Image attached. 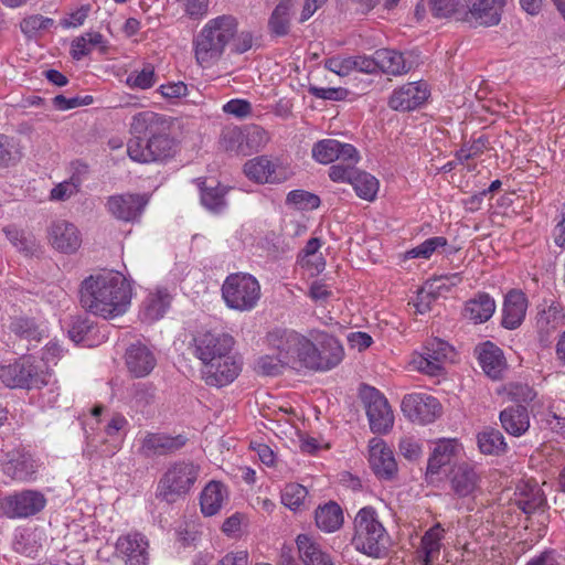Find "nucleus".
I'll return each instance as SVG.
<instances>
[{
    "label": "nucleus",
    "mask_w": 565,
    "mask_h": 565,
    "mask_svg": "<svg viewBox=\"0 0 565 565\" xmlns=\"http://www.w3.org/2000/svg\"><path fill=\"white\" fill-rule=\"evenodd\" d=\"M352 71H359L366 74H373L379 71V63L376 61V52L373 56H350Z\"/></svg>",
    "instance_id": "obj_58"
},
{
    "label": "nucleus",
    "mask_w": 565,
    "mask_h": 565,
    "mask_svg": "<svg viewBox=\"0 0 565 565\" xmlns=\"http://www.w3.org/2000/svg\"><path fill=\"white\" fill-rule=\"evenodd\" d=\"M173 120L151 110L132 116L129 131L132 137L127 142V153L132 161L150 163L171 158L177 142L170 136Z\"/></svg>",
    "instance_id": "obj_1"
},
{
    "label": "nucleus",
    "mask_w": 565,
    "mask_h": 565,
    "mask_svg": "<svg viewBox=\"0 0 565 565\" xmlns=\"http://www.w3.org/2000/svg\"><path fill=\"white\" fill-rule=\"evenodd\" d=\"M183 435L170 436L163 433H147L141 439L139 454L145 458L171 455L185 446Z\"/></svg>",
    "instance_id": "obj_19"
},
{
    "label": "nucleus",
    "mask_w": 565,
    "mask_h": 565,
    "mask_svg": "<svg viewBox=\"0 0 565 565\" xmlns=\"http://www.w3.org/2000/svg\"><path fill=\"white\" fill-rule=\"evenodd\" d=\"M126 364L135 377H145L154 369L157 359L147 345L135 343L126 351Z\"/></svg>",
    "instance_id": "obj_29"
},
{
    "label": "nucleus",
    "mask_w": 565,
    "mask_h": 565,
    "mask_svg": "<svg viewBox=\"0 0 565 565\" xmlns=\"http://www.w3.org/2000/svg\"><path fill=\"white\" fill-rule=\"evenodd\" d=\"M271 350L291 367L301 366L305 349H310L309 339L289 329H275L267 334Z\"/></svg>",
    "instance_id": "obj_10"
},
{
    "label": "nucleus",
    "mask_w": 565,
    "mask_h": 565,
    "mask_svg": "<svg viewBox=\"0 0 565 565\" xmlns=\"http://www.w3.org/2000/svg\"><path fill=\"white\" fill-rule=\"evenodd\" d=\"M1 470L13 481L30 482L36 479L38 463L30 454L13 449L4 454Z\"/></svg>",
    "instance_id": "obj_15"
},
{
    "label": "nucleus",
    "mask_w": 565,
    "mask_h": 565,
    "mask_svg": "<svg viewBox=\"0 0 565 565\" xmlns=\"http://www.w3.org/2000/svg\"><path fill=\"white\" fill-rule=\"evenodd\" d=\"M398 448L401 455L411 461L417 460L422 455L420 445L413 437L402 438Z\"/></svg>",
    "instance_id": "obj_60"
},
{
    "label": "nucleus",
    "mask_w": 565,
    "mask_h": 565,
    "mask_svg": "<svg viewBox=\"0 0 565 565\" xmlns=\"http://www.w3.org/2000/svg\"><path fill=\"white\" fill-rule=\"evenodd\" d=\"M156 83L154 68L150 64L146 65L140 72L132 73L127 78V84L131 87L148 89Z\"/></svg>",
    "instance_id": "obj_54"
},
{
    "label": "nucleus",
    "mask_w": 565,
    "mask_h": 565,
    "mask_svg": "<svg viewBox=\"0 0 565 565\" xmlns=\"http://www.w3.org/2000/svg\"><path fill=\"white\" fill-rule=\"evenodd\" d=\"M499 418L504 430L514 437L524 435L530 428L529 411L521 404L504 408Z\"/></svg>",
    "instance_id": "obj_32"
},
{
    "label": "nucleus",
    "mask_w": 565,
    "mask_h": 565,
    "mask_svg": "<svg viewBox=\"0 0 565 565\" xmlns=\"http://www.w3.org/2000/svg\"><path fill=\"white\" fill-rule=\"evenodd\" d=\"M545 502L542 491L535 486L530 488L529 492L522 491L516 500V505L525 514H532L539 510Z\"/></svg>",
    "instance_id": "obj_49"
},
{
    "label": "nucleus",
    "mask_w": 565,
    "mask_h": 565,
    "mask_svg": "<svg viewBox=\"0 0 565 565\" xmlns=\"http://www.w3.org/2000/svg\"><path fill=\"white\" fill-rule=\"evenodd\" d=\"M444 532L445 530L439 523L425 532L420 545L415 552V559L418 565H434L439 559Z\"/></svg>",
    "instance_id": "obj_28"
},
{
    "label": "nucleus",
    "mask_w": 565,
    "mask_h": 565,
    "mask_svg": "<svg viewBox=\"0 0 565 565\" xmlns=\"http://www.w3.org/2000/svg\"><path fill=\"white\" fill-rule=\"evenodd\" d=\"M236 30L237 21L232 15H220L207 21L193 41L196 62L207 67L218 61Z\"/></svg>",
    "instance_id": "obj_4"
},
{
    "label": "nucleus",
    "mask_w": 565,
    "mask_h": 565,
    "mask_svg": "<svg viewBox=\"0 0 565 565\" xmlns=\"http://www.w3.org/2000/svg\"><path fill=\"white\" fill-rule=\"evenodd\" d=\"M198 181L203 206L214 213L222 212L226 206L225 195L228 188L218 182L215 185H206L205 180L199 179Z\"/></svg>",
    "instance_id": "obj_39"
},
{
    "label": "nucleus",
    "mask_w": 565,
    "mask_h": 565,
    "mask_svg": "<svg viewBox=\"0 0 565 565\" xmlns=\"http://www.w3.org/2000/svg\"><path fill=\"white\" fill-rule=\"evenodd\" d=\"M11 331L22 339L29 341H41L43 337V330L39 328L33 319L30 318H17L10 326Z\"/></svg>",
    "instance_id": "obj_45"
},
{
    "label": "nucleus",
    "mask_w": 565,
    "mask_h": 565,
    "mask_svg": "<svg viewBox=\"0 0 565 565\" xmlns=\"http://www.w3.org/2000/svg\"><path fill=\"white\" fill-rule=\"evenodd\" d=\"M149 543L141 533H129L117 540L116 551L126 565H147Z\"/></svg>",
    "instance_id": "obj_24"
},
{
    "label": "nucleus",
    "mask_w": 565,
    "mask_h": 565,
    "mask_svg": "<svg viewBox=\"0 0 565 565\" xmlns=\"http://www.w3.org/2000/svg\"><path fill=\"white\" fill-rule=\"evenodd\" d=\"M216 565H248V553L246 551L230 552Z\"/></svg>",
    "instance_id": "obj_64"
},
{
    "label": "nucleus",
    "mask_w": 565,
    "mask_h": 565,
    "mask_svg": "<svg viewBox=\"0 0 565 565\" xmlns=\"http://www.w3.org/2000/svg\"><path fill=\"white\" fill-rule=\"evenodd\" d=\"M50 373L31 356L0 366V380L9 387L41 388L49 382Z\"/></svg>",
    "instance_id": "obj_8"
},
{
    "label": "nucleus",
    "mask_w": 565,
    "mask_h": 565,
    "mask_svg": "<svg viewBox=\"0 0 565 565\" xmlns=\"http://www.w3.org/2000/svg\"><path fill=\"white\" fill-rule=\"evenodd\" d=\"M191 18L202 17L207 12L209 0H178Z\"/></svg>",
    "instance_id": "obj_62"
},
{
    "label": "nucleus",
    "mask_w": 565,
    "mask_h": 565,
    "mask_svg": "<svg viewBox=\"0 0 565 565\" xmlns=\"http://www.w3.org/2000/svg\"><path fill=\"white\" fill-rule=\"evenodd\" d=\"M284 366H288L281 361V358L276 354V356L264 355L258 359L257 367L259 372L264 375L275 376L281 373Z\"/></svg>",
    "instance_id": "obj_56"
},
{
    "label": "nucleus",
    "mask_w": 565,
    "mask_h": 565,
    "mask_svg": "<svg viewBox=\"0 0 565 565\" xmlns=\"http://www.w3.org/2000/svg\"><path fill=\"white\" fill-rule=\"evenodd\" d=\"M369 461L375 476L392 480L397 475V463L393 451L380 438H372L369 445Z\"/></svg>",
    "instance_id": "obj_21"
},
{
    "label": "nucleus",
    "mask_w": 565,
    "mask_h": 565,
    "mask_svg": "<svg viewBox=\"0 0 565 565\" xmlns=\"http://www.w3.org/2000/svg\"><path fill=\"white\" fill-rule=\"evenodd\" d=\"M507 0H468L466 20L481 26H492L501 21V11Z\"/></svg>",
    "instance_id": "obj_22"
},
{
    "label": "nucleus",
    "mask_w": 565,
    "mask_h": 565,
    "mask_svg": "<svg viewBox=\"0 0 565 565\" xmlns=\"http://www.w3.org/2000/svg\"><path fill=\"white\" fill-rule=\"evenodd\" d=\"M447 245V238L444 236H434L427 238L415 248L407 252V255L412 258H429L439 247Z\"/></svg>",
    "instance_id": "obj_52"
},
{
    "label": "nucleus",
    "mask_w": 565,
    "mask_h": 565,
    "mask_svg": "<svg viewBox=\"0 0 565 565\" xmlns=\"http://www.w3.org/2000/svg\"><path fill=\"white\" fill-rule=\"evenodd\" d=\"M227 495L225 486L218 481L209 482L200 497L201 511L206 516L216 514Z\"/></svg>",
    "instance_id": "obj_38"
},
{
    "label": "nucleus",
    "mask_w": 565,
    "mask_h": 565,
    "mask_svg": "<svg viewBox=\"0 0 565 565\" xmlns=\"http://www.w3.org/2000/svg\"><path fill=\"white\" fill-rule=\"evenodd\" d=\"M352 544L359 552L370 557L382 558L386 556L390 536L380 522L374 508L364 507L356 513Z\"/></svg>",
    "instance_id": "obj_5"
},
{
    "label": "nucleus",
    "mask_w": 565,
    "mask_h": 565,
    "mask_svg": "<svg viewBox=\"0 0 565 565\" xmlns=\"http://www.w3.org/2000/svg\"><path fill=\"white\" fill-rule=\"evenodd\" d=\"M130 282L119 271H106L86 277L79 287L83 309L104 319L122 316L131 302Z\"/></svg>",
    "instance_id": "obj_3"
},
{
    "label": "nucleus",
    "mask_w": 565,
    "mask_h": 565,
    "mask_svg": "<svg viewBox=\"0 0 565 565\" xmlns=\"http://www.w3.org/2000/svg\"><path fill=\"white\" fill-rule=\"evenodd\" d=\"M53 25V19L43 17L41 14H34L24 18L20 23V29L26 38L34 39L40 31L46 30Z\"/></svg>",
    "instance_id": "obj_47"
},
{
    "label": "nucleus",
    "mask_w": 565,
    "mask_h": 565,
    "mask_svg": "<svg viewBox=\"0 0 565 565\" xmlns=\"http://www.w3.org/2000/svg\"><path fill=\"white\" fill-rule=\"evenodd\" d=\"M564 321L563 307L558 302L552 301L547 308L539 311L536 328L543 347L548 345L551 334L563 327Z\"/></svg>",
    "instance_id": "obj_30"
},
{
    "label": "nucleus",
    "mask_w": 565,
    "mask_h": 565,
    "mask_svg": "<svg viewBox=\"0 0 565 565\" xmlns=\"http://www.w3.org/2000/svg\"><path fill=\"white\" fill-rule=\"evenodd\" d=\"M45 505L46 498L41 491L26 489L0 499V516L26 519L40 513Z\"/></svg>",
    "instance_id": "obj_11"
},
{
    "label": "nucleus",
    "mask_w": 565,
    "mask_h": 565,
    "mask_svg": "<svg viewBox=\"0 0 565 565\" xmlns=\"http://www.w3.org/2000/svg\"><path fill=\"white\" fill-rule=\"evenodd\" d=\"M308 92L316 98L328 100H342L348 95V89L342 87H318L315 85H310Z\"/></svg>",
    "instance_id": "obj_57"
},
{
    "label": "nucleus",
    "mask_w": 565,
    "mask_h": 565,
    "mask_svg": "<svg viewBox=\"0 0 565 565\" xmlns=\"http://www.w3.org/2000/svg\"><path fill=\"white\" fill-rule=\"evenodd\" d=\"M244 142V131L238 127H226L222 130L220 145L225 151L236 156L246 157L247 150Z\"/></svg>",
    "instance_id": "obj_43"
},
{
    "label": "nucleus",
    "mask_w": 565,
    "mask_h": 565,
    "mask_svg": "<svg viewBox=\"0 0 565 565\" xmlns=\"http://www.w3.org/2000/svg\"><path fill=\"white\" fill-rule=\"evenodd\" d=\"M95 332L96 324L89 317L76 316L72 318L68 328V337L75 343L84 342L90 347Z\"/></svg>",
    "instance_id": "obj_42"
},
{
    "label": "nucleus",
    "mask_w": 565,
    "mask_h": 565,
    "mask_svg": "<svg viewBox=\"0 0 565 565\" xmlns=\"http://www.w3.org/2000/svg\"><path fill=\"white\" fill-rule=\"evenodd\" d=\"M355 164H333L329 169V177L334 182L350 183L359 198L374 201L380 186L379 180L365 171L358 170Z\"/></svg>",
    "instance_id": "obj_12"
},
{
    "label": "nucleus",
    "mask_w": 565,
    "mask_h": 565,
    "mask_svg": "<svg viewBox=\"0 0 565 565\" xmlns=\"http://www.w3.org/2000/svg\"><path fill=\"white\" fill-rule=\"evenodd\" d=\"M363 401L371 430L375 434H386L394 424V415L386 397L376 388L367 387Z\"/></svg>",
    "instance_id": "obj_13"
},
{
    "label": "nucleus",
    "mask_w": 565,
    "mask_h": 565,
    "mask_svg": "<svg viewBox=\"0 0 565 565\" xmlns=\"http://www.w3.org/2000/svg\"><path fill=\"white\" fill-rule=\"evenodd\" d=\"M244 145L247 150V156H249L252 152H257L269 140L267 131L259 126L249 127L244 131Z\"/></svg>",
    "instance_id": "obj_51"
},
{
    "label": "nucleus",
    "mask_w": 565,
    "mask_h": 565,
    "mask_svg": "<svg viewBox=\"0 0 565 565\" xmlns=\"http://www.w3.org/2000/svg\"><path fill=\"white\" fill-rule=\"evenodd\" d=\"M172 297L166 288L150 292L142 302L139 316L143 322L152 323L163 318L170 308Z\"/></svg>",
    "instance_id": "obj_31"
},
{
    "label": "nucleus",
    "mask_w": 565,
    "mask_h": 565,
    "mask_svg": "<svg viewBox=\"0 0 565 565\" xmlns=\"http://www.w3.org/2000/svg\"><path fill=\"white\" fill-rule=\"evenodd\" d=\"M315 341L309 340L310 349L302 353L301 366L313 371H328L335 367L344 356V350L338 339L328 333H318Z\"/></svg>",
    "instance_id": "obj_9"
},
{
    "label": "nucleus",
    "mask_w": 565,
    "mask_h": 565,
    "mask_svg": "<svg viewBox=\"0 0 565 565\" xmlns=\"http://www.w3.org/2000/svg\"><path fill=\"white\" fill-rule=\"evenodd\" d=\"M527 299L524 292L518 289L510 290L503 301L501 324L508 330H514L521 326L525 318Z\"/></svg>",
    "instance_id": "obj_27"
},
{
    "label": "nucleus",
    "mask_w": 565,
    "mask_h": 565,
    "mask_svg": "<svg viewBox=\"0 0 565 565\" xmlns=\"http://www.w3.org/2000/svg\"><path fill=\"white\" fill-rule=\"evenodd\" d=\"M494 311V299L486 292H478L475 298L466 302L463 315L475 323H483L493 316Z\"/></svg>",
    "instance_id": "obj_34"
},
{
    "label": "nucleus",
    "mask_w": 565,
    "mask_h": 565,
    "mask_svg": "<svg viewBox=\"0 0 565 565\" xmlns=\"http://www.w3.org/2000/svg\"><path fill=\"white\" fill-rule=\"evenodd\" d=\"M299 557L305 565H333L328 553L309 535L299 534L296 540Z\"/></svg>",
    "instance_id": "obj_36"
},
{
    "label": "nucleus",
    "mask_w": 565,
    "mask_h": 565,
    "mask_svg": "<svg viewBox=\"0 0 565 565\" xmlns=\"http://www.w3.org/2000/svg\"><path fill=\"white\" fill-rule=\"evenodd\" d=\"M223 111L237 118H245L250 115L252 105L245 99H231L223 106Z\"/></svg>",
    "instance_id": "obj_59"
},
{
    "label": "nucleus",
    "mask_w": 565,
    "mask_h": 565,
    "mask_svg": "<svg viewBox=\"0 0 565 565\" xmlns=\"http://www.w3.org/2000/svg\"><path fill=\"white\" fill-rule=\"evenodd\" d=\"M307 489L299 483H288L281 492V503L290 510L299 509L307 498Z\"/></svg>",
    "instance_id": "obj_48"
},
{
    "label": "nucleus",
    "mask_w": 565,
    "mask_h": 565,
    "mask_svg": "<svg viewBox=\"0 0 565 565\" xmlns=\"http://www.w3.org/2000/svg\"><path fill=\"white\" fill-rule=\"evenodd\" d=\"M118 449V445H107L106 441H100L96 437H87L83 455L88 460H95L103 457H111Z\"/></svg>",
    "instance_id": "obj_46"
},
{
    "label": "nucleus",
    "mask_w": 565,
    "mask_h": 565,
    "mask_svg": "<svg viewBox=\"0 0 565 565\" xmlns=\"http://www.w3.org/2000/svg\"><path fill=\"white\" fill-rule=\"evenodd\" d=\"M324 67L339 76H348L351 72V58L331 57L326 60Z\"/></svg>",
    "instance_id": "obj_61"
},
{
    "label": "nucleus",
    "mask_w": 565,
    "mask_h": 565,
    "mask_svg": "<svg viewBox=\"0 0 565 565\" xmlns=\"http://www.w3.org/2000/svg\"><path fill=\"white\" fill-rule=\"evenodd\" d=\"M200 468L190 461L171 463L160 478L156 497L160 501L172 504L186 495L198 480Z\"/></svg>",
    "instance_id": "obj_6"
},
{
    "label": "nucleus",
    "mask_w": 565,
    "mask_h": 565,
    "mask_svg": "<svg viewBox=\"0 0 565 565\" xmlns=\"http://www.w3.org/2000/svg\"><path fill=\"white\" fill-rule=\"evenodd\" d=\"M320 198L305 190H294L287 195V203L300 210H313L319 207Z\"/></svg>",
    "instance_id": "obj_50"
},
{
    "label": "nucleus",
    "mask_w": 565,
    "mask_h": 565,
    "mask_svg": "<svg viewBox=\"0 0 565 565\" xmlns=\"http://www.w3.org/2000/svg\"><path fill=\"white\" fill-rule=\"evenodd\" d=\"M147 200L139 194H119L108 198L107 210L117 220L125 222L136 221L142 213Z\"/></svg>",
    "instance_id": "obj_25"
},
{
    "label": "nucleus",
    "mask_w": 565,
    "mask_h": 565,
    "mask_svg": "<svg viewBox=\"0 0 565 565\" xmlns=\"http://www.w3.org/2000/svg\"><path fill=\"white\" fill-rule=\"evenodd\" d=\"M234 338L225 332L198 331L188 350L202 363V377L210 386L222 387L232 383L241 372V365L232 355Z\"/></svg>",
    "instance_id": "obj_2"
},
{
    "label": "nucleus",
    "mask_w": 565,
    "mask_h": 565,
    "mask_svg": "<svg viewBox=\"0 0 565 565\" xmlns=\"http://www.w3.org/2000/svg\"><path fill=\"white\" fill-rule=\"evenodd\" d=\"M231 41L233 42V52L242 54L252 49L253 34L249 31L236 32Z\"/></svg>",
    "instance_id": "obj_63"
},
{
    "label": "nucleus",
    "mask_w": 565,
    "mask_h": 565,
    "mask_svg": "<svg viewBox=\"0 0 565 565\" xmlns=\"http://www.w3.org/2000/svg\"><path fill=\"white\" fill-rule=\"evenodd\" d=\"M451 354L452 348L449 343L434 338L427 341L424 352L415 360V363L420 372L428 375H437Z\"/></svg>",
    "instance_id": "obj_20"
},
{
    "label": "nucleus",
    "mask_w": 565,
    "mask_h": 565,
    "mask_svg": "<svg viewBox=\"0 0 565 565\" xmlns=\"http://www.w3.org/2000/svg\"><path fill=\"white\" fill-rule=\"evenodd\" d=\"M431 12L437 18H448L466 8L467 0H429Z\"/></svg>",
    "instance_id": "obj_53"
},
{
    "label": "nucleus",
    "mask_w": 565,
    "mask_h": 565,
    "mask_svg": "<svg viewBox=\"0 0 565 565\" xmlns=\"http://www.w3.org/2000/svg\"><path fill=\"white\" fill-rule=\"evenodd\" d=\"M3 232L10 243L19 250L25 254H32L35 250V238L14 225L3 228Z\"/></svg>",
    "instance_id": "obj_44"
},
{
    "label": "nucleus",
    "mask_w": 565,
    "mask_h": 565,
    "mask_svg": "<svg viewBox=\"0 0 565 565\" xmlns=\"http://www.w3.org/2000/svg\"><path fill=\"white\" fill-rule=\"evenodd\" d=\"M479 476L467 463L459 465L452 472L451 488L459 498L472 497L478 489Z\"/></svg>",
    "instance_id": "obj_33"
},
{
    "label": "nucleus",
    "mask_w": 565,
    "mask_h": 565,
    "mask_svg": "<svg viewBox=\"0 0 565 565\" xmlns=\"http://www.w3.org/2000/svg\"><path fill=\"white\" fill-rule=\"evenodd\" d=\"M478 447L484 455L501 456L507 452L508 445L502 433L495 428H487L477 436Z\"/></svg>",
    "instance_id": "obj_41"
},
{
    "label": "nucleus",
    "mask_w": 565,
    "mask_h": 565,
    "mask_svg": "<svg viewBox=\"0 0 565 565\" xmlns=\"http://www.w3.org/2000/svg\"><path fill=\"white\" fill-rule=\"evenodd\" d=\"M244 172L248 179L258 183H280L288 178L286 168L267 156L248 160L244 164Z\"/></svg>",
    "instance_id": "obj_18"
},
{
    "label": "nucleus",
    "mask_w": 565,
    "mask_h": 565,
    "mask_svg": "<svg viewBox=\"0 0 565 565\" xmlns=\"http://www.w3.org/2000/svg\"><path fill=\"white\" fill-rule=\"evenodd\" d=\"M222 297L231 309L249 311L260 298V285L250 274H231L222 285Z\"/></svg>",
    "instance_id": "obj_7"
},
{
    "label": "nucleus",
    "mask_w": 565,
    "mask_h": 565,
    "mask_svg": "<svg viewBox=\"0 0 565 565\" xmlns=\"http://www.w3.org/2000/svg\"><path fill=\"white\" fill-rule=\"evenodd\" d=\"M312 157L322 164L335 160L341 161V164H351L358 163L360 160L359 151L353 145L342 143L335 139H323L316 142L312 147Z\"/></svg>",
    "instance_id": "obj_16"
},
{
    "label": "nucleus",
    "mask_w": 565,
    "mask_h": 565,
    "mask_svg": "<svg viewBox=\"0 0 565 565\" xmlns=\"http://www.w3.org/2000/svg\"><path fill=\"white\" fill-rule=\"evenodd\" d=\"M315 519L320 530L331 533L343 524V512L338 503L331 501L316 510Z\"/></svg>",
    "instance_id": "obj_40"
},
{
    "label": "nucleus",
    "mask_w": 565,
    "mask_h": 565,
    "mask_svg": "<svg viewBox=\"0 0 565 565\" xmlns=\"http://www.w3.org/2000/svg\"><path fill=\"white\" fill-rule=\"evenodd\" d=\"M441 409L438 399L425 393H412L404 396L402 411L412 422L428 424L435 420Z\"/></svg>",
    "instance_id": "obj_14"
},
{
    "label": "nucleus",
    "mask_w": 565,
    "mask_h": 565,
    "mask_svg": "<svg viewBox=\"0 0 565 565\" xmlns=\"http://www.w3.org/2000/svg\"><path fill=\"white\" fill-rule=\"evenodd\" d=\"M21 156L12 139L0 135V167L15 164Z\"/></svg>",
    "instance_id": "obj_55"
},
{
    "label": "nucleus",
    "mask_w": 565,
    "mask_h": 565,
    "mask_svg": "<svg viewBox=\"0 0 565 565\" xmlns=\"http://www.w3.org/2000/svg\"><path fill=\"white\" fill-rule=\"evenodd\" d=\"M428 96L429 90L425 82H412L393 90L388 106L397 111H409L420 107Z\"/></svg>",
    "instance_id": "obj_17"
},
{
    "label": "nucleus",
    "mask_w": 565,
    "mask_h": 565,
    "mask_svg": "<svg viewBox=\"0 0 565 565\" xmlns=\"http://www.w3.org/2000/svg\"><path fill=\"white\" fill-rule=\"evenodd\" d=\"M50 239L53 247L64 254L75 253L82 243L81 234L76 226L64 220L52 224Z\"/></svg>",
    "instance_id": "obj_26"
},
{
    "label": "nucleus",
    "mask_w": 565,
    "mask_h": 565,
    "mask_svg": "<svg viewBox=\"0 0 565 565\" xmlns=\"http://www.w3.org/2000/svg\"><path fill=\"white\" fill-rule=\"evenodd\" d=\"M475 353L487 376L494 381L503 379L508 364L503 351L498 345L486 341L476 347Z\"/></svg>",
    "instance_id": "obj_23"
},
{
    "label": "nucleus",
    "mask_w": 565,
    "mask_h": 565,
    "mask_svg": "<svg viewBox=\"0 0 565 565\" xmlns=\"http://www.w3.org/2000/svg\"><path fill=\"white\" fill-rule=\"evenodd\" d=\"M376 61L379 71L393 76L406 74L413 66L403 53L391 49L377 50Z\"/></svg>",
    "instance_id": "obj_35"
},
{
    "label": "nucleus",
    "mask_w": 565,
    "mask_h": 565,
    "mask_svg": "<svg viewBox=\"0 0 565 565\" xmlns=\"http://www.w3.org/2000/svg\"><path fill=\"white\" fill-rule=\"evenodd\" d=\"M296 0H281L268 19V30L274 36H285L290 31V22Z\"/></svg>",
    "instance_id": "obj_37"
}]
</instances>
